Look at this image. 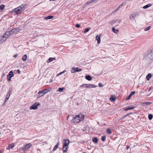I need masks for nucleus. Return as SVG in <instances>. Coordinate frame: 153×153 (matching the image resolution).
Returning <instances> with one entry per match:
<instances>
[{
    "instance_id": "1",
    "label": "nucleus",
    "mask_w": 153,
    "mask_h": 153,
    "mask_svg": "<svg viewBox=\"0 0 153 153\" xmlns=\"http://www.w3.org/2000/svg\"><path fill=\"white\" fill-rule=\"evenodd\" d=\"M84 114H79L73 118L72 122L75 123H77L82 121L84 119Z\"/></svg>"
},
{
    "instance_id": "2",
    "label": "nucleus",
    "mask_w": 153,
    "mask_h": 153,
    "mask_svg": "<svg viewBox=\"0 0 153 153\" xmlns=\"http://www.w3.org/2000/svg\"><path fill=\"white\" fill-rule=\"evenodd\" d=\"M25 5L22 4L14 9V11L17 13H20L25 9Z\"/></svg>"
},
{
    "instance_id": "3",
    "label": "nucleus",
    "mask_w": 153,
    "mask_h": 153,
    "mask_svg": "<svg viewBox=\"0 0 153 153\" xmlns=\"http://www.w3.org/2000/svg\"><path fill=\"white\" fill-rule=\"evenodd\" d=\"M50 90L49 89H45L43 90H42L39 91L38 93L37 94V97L38 98L40 97L46 93H47Z\"/></svg>"
},
{
    "instance_id": "4",
    "label": "nucleus",
    "mask_w": 153,
    "mask_h": 153,
    "mask_svg": "<svg viewBox=\"0 0 153 153\" xmlns=\"http://www.w3.org/2000/svg\"><path fill=\"white\" fill-rule=\"evenodd\" d=\"M20 30V29L18 28H14L11 30L9 31L10 35H13L15 33H17Z\"/></svg>"
},
{
    "instance_id": "5",
    "label": "nucleus",
    "mask_w": 153,
    "mask_h": 153,
    "mask_svg": "<svg viewBox=\"0 0 153 153\" xmlns=\"http://www.w3.org/2000/svg\"><path fill=\"white\" fill-rule=\"evenodd\" d=\"M145 58L147 59H150L151 60H153V52L152 51H151L149 53Z\"/></svg>"
},
{
    "instance_id": "6",
    "label": "nucleus",
    "mask_w": 153,
    "mask_h": 153,
    "mask_svg": "<svg viewBox=\"0 0 153 153\" xmlns=\"http://www.w3.org/2000/svg\"><path fill=\"white\" fill-rule=\"evenodd\" d=\"M97 87L96 85L90 84H82L80 86V87H85L87 88H95Z\"/></svg>"
},
{
    "instance_id": "7",
    "label": "nucleus",
    "mask_w": 153,
    "mask_h": 153,
    "mask_svg": "<svg viewBox=\"0 0 153 153\" xmlns=\"http://www.w3.org/2000/svg\"><path fill=\"white\" fill-rule=\"evenodd\" d=\"M39 105V103L36 102L30 107V109L36 110L37 109L38 106Z\"/></svg>"
},
{
    "instance_id": "8",
    "label": "nucleus",
    "mask_w": 153,
    "mask_h": 153,
    "mask_svg": "<svg viewBox=\"0 0 153 153\" xmlns=\"http://www.w3.org/2000/svg\"><path fill=\"white\" fill-rule=\"evenodd\" d=\"M69 144V140H65L63 142V148L65 147H68Z\"/></svg>"
},
{
    "instance_id": "9",
    "label": "nucleus",
    "mask_w": 153,
    "mask_h": 153,
    "mask_svg": "<svg viewBox=\"0 0 153 153\" xmlns=\"http://www.w3.org/2000/svg\"><path fill=\"white\" fill-rule=\"evenodd\" d=\"M10 36V35L9 32V31L6 32L5 34H4V35L3 36H4V40H6Z\"/></svg>"
},
{
    "instance_id": "10",
    "label": "nucleus",
    "mask_w": 153,
    "mask_h": 153,
    "mask_svg": "<svg viewBox=\"0 0 153 153\" xmlns=\"http://www.w3.org/2000/svg\"><path fill=\"white\" fill-rule=\"evenodd\" d=\"M137 15V14L136 13L134 14H131L130 15V19L131 20H133L135 18Z\"/></svg>"
},
{
    "instance_id": "11",
    "label": "nucleus",
    "mask_w": 153,
    "mask_h": 153,
    "mask_svg": "<svg viewBox=\"0 0 153 153\" xmlns=\"http://www.w3.org/2000/svg\"><path fill=\"white\" fill-rule=\"evenodd\" d=\"M135 93V92L134 91H132V92H131L130 94L128 95V96L126 98V100H129L130 99L131 96L133 95H134Z\"/></svg>"
},
{
    "instance_id": "12",
    "label": "nucleus",
    "mask_w": 153,
    "mask_h": 153,
    "mask_svg": "<svg viewBox=\"0 0 153 153\" xmlns=\"http://www.w3.org/2000/svg\"><path fill=\"white\" fill-rule=\"evenodd\" d=\"M152 103V102H143L142 105L144 106H147L148 105H150Z\"/></svg>"
},
{
    "instance_id": "13",
    "label": "nucleus",
    "mask_w": 153,
    "mask_h": 153,
    "mask_svg": "<svg viewBox=\"0 0 153 153\" xmlns=\"http://www.w3.org/2000/svg\"><path fill=\"white\" fill-rule=\"evenodd\" d=\"M96 38L97 41V43L98 44H99L100 43L101 41L100 35L99 36H98V35L97 36Z\"/></svg>"
},
{
    "instance_id": "14",
    "label": "nucleus",
    "mask_w": 153,
    "mask_h": 153,
    "mask_svg": "<svg viewBox=\"0 0 153 153\" xmlns=\"http://www.w3.org/2000/svg\"><path fill=\"white\" fill-rule=\"evenodd\" d=\"M124 2L123 3L121 4H120L116 9L114 11V12H116L122 6H124Z\"/></svg>"
},
{
    "instance_id": "15",
    "label": "nucleus",
    "mask_w": 153,
    "mask_h": 153,
    "mask_svg": "<svg viewBox=\"0 0 153 153\" xmlns=\"http://www.w3.org/2000/svg\"><path fill=\"white\" fill-rule=\"evenodd\" d=\"M13 72L12 71H10L8 75L7 76V77H12L13 76Z\"/></svg>"
},
{
    "instance_id": "16",
    "label": "nucleus",
    "mask_w": 153,
    "mask_h": 153,
    "mask_svg": "<svg viewBox=\"0 0 153 153\" xmlns=\"http://www.w3.org/2000/svg\"><path fill=\"white\" fill-rule=\"evenodd\" d=\"M134 108V107H125L124 108V110L125 111H127L129 110L132 109Z\"/></svg>"
},
{
    "instance_id": "17",
    "label": "nucleus",
    "mask_w": 153,
    "mask_h": 153,
    "mask_svg": "<svg viewBox=\"0 0 153 153\" xmlns=\"http://www.w3.org/2000/svg\"><path fill=\"white\" fill-rule=\"evenodd\" d=\"M85 78L88 81H90L92 79L91 76L89 75H86L85 76Z\"/></svg>"
},
{
    "instance_id": "18",
    "label": "nucleus",
    "mask_w": 153,
    "mask_h": 153,
    "mask_svg": "<svg viewBox=\"0 0 153 153\" xmlns=\"http://www.w3.org/2000/svg\"><path fill=\"white\" fill-rule=\"evenodd\" d=\"M53 17V16H49L47 17H46L44 18V19H52Z\"/></svg>"
},
{
    "instance_id": "19",
    "label": "nucleus",
    "mask_w": 153,
    "mask_h": 153,
    "mask_svg": "<svg viewBox=\"0 0 153 153\" xmlns=\"http://www.w3.org/2000/svg\"><path fill=\"white\" fill-rule=\"evenodd\" d=\"M92 141L94 143H97L98 142V140L96 137H94L92 139Z\"/></svg>"
},
{
    "instance_id": "20",
    "label": "nucleus",
    "mask_w": 153,
    "mask_h": 153,
    "mask_svg": "<svg viewBox=\"0 0 153 153\" xmlns=\"http://www.w3.org/2000/svg\"><path fill=\"white\" fill-rule=\"evenodd\" d=\"M112 30L116 33H118L119 32V30L118 29H115V27H114L112 28Z\"/></svg>"
},
{
    "instance_id": "21",
    "label": "nucleus",
    "mask_w": 153,
    "mask_h": 153,
    "mask_svg": "<svg viewBox=\"0 0 153 153\" xmlns=\"http://www.w3.org/2000/svg\"><path fill=\"white\" fill-rule=\"evenodd\" d=\"M152 76V75L151 74H148L146 76V79L147 80H149Z\"/></svg>"
},
{
    "instance_id": "22",
    "label": "nucleus",
    "mask_w": 153,
    "mask_h": 153,
    "mask_svg": "<svg viewBox=\"0 0 153 153\" xmlns=\"http://www.w3.org/2000/svg\"><path fill=\"white\" fill-rule=\"evenodd\" d=\"M14 144L13 143H12V144H10L9 145V146L7 148V149H9L10 148L12 149L14 147Z\"/></svg>"
},
{
    "instance_id": "23",
    "label": "nucleus",
    "mask_w": 153,
    "mask_h": 153,
    "mask_svg": "<svg viewBox=\"0 0 153 153\" xmlns=\"http://www.w3.org/2000/svg\"><path fill=\"white\" fill-rule=\"evenodd\" d=\"M29 144H27L26 145L24 146L23 147V149L24 150H26L28 148V147H29Z\"/></svg>"
},
{
    "instance_id": "24",
    "label": "nucleus",
    "mask_w": 153,
    "mask_h": 153,
    "mask_svg": "<svg viewBox=\"0 0 153 153\" xmlns=\"http://www.w3.org/2000/svg\"><path fill=\"white\" fill-rule=\"evenodd\" d=\"M4 36H0V43H2L4 42L6 40H4Z\"/></svg>"
},
{
    "instance_id": "25",
    "label": "nucleus",
    "mask_w": 153,
    "mask_h": 153,
    "mask_svg": "<svg viewBox=\"0 0 153 153\" xmlns=\"http://www.w3.org/2000/svg\"><path fill=\"white\" fill-rule=\"evenodd\" d=\"M152 5V4H149L146 5L144 6L143 7V8L144 9H146L149 7H150Z\"/></svg>"
},
{
    "instance_id": "26",
    "label": "nucleus",
    "mask_w": 153,
    "mask_h": 153,
    "mask_svg": "<svg viewBox=\"0 0 153 153\" xmlns=\"http://www.w3.org/2000/svg\"><path fill=\"white\" fill-rule=\"evenodd\" d=\"M21 114H18L16 116L15 120H17L18 119L21 118Z\"/></svg>"
},
{
    "instance_id": "27",
    "label": "nucleus",
    "mask_w": 153,
    "mask_h": 153,
    "mask_svg": "<svg viewBox=\"0 0 153 153\" xmlns=\"http://www.w3.org/2000/svg\"><path fill=\"white\" fill-rule=\"evenodd\" d=\"M59 142H58V143L54 146L53 149V151H54L57 149L58 147V146L59 145Z\"/></svg>"
},
{
    "instance_id": "28",
    "label": "nucleus",
    "mask_w": 153,
    "mask_h": 153,
    "mask_svg": "<svg viewBox=\"0 0 153 153\" xmlns=\"http://www.w3.org/2000/svg\"><path fill=\"white\" fill-rule=\"evenodd\" d=\"M27 59V55L26 54L24 55L22 57V60L24 61H25Z\"/></svg>"
},
{
    "instance_id": "29",
    "label": "nucleus",
    "mask_w": 153,
    "mask_h": 153,
    "mask_svg": "<svg viewBox=\"0 0 153 153\" xmlns=\"http://www.w3.org/2000/svg\"><path fill=\"white\" fill-rule=\"evenodd\" d=\"M115 98L112 96L110 98V100L112 102H114L115 101Z\"/></svg>"
},
{
    "instance_id": "30",
    "label": "nucleus",
    "mask_w": 153,
    "mask_h": 153,
    "mask_svg": "<svg viewBox=\"0 0 153 153\" xmlns=\"http://www.w3.org/2000/svg\"><path fill=\"white\" fill-rule=\"evenodd\" d=\"M107 133L109 134H111L112 133V131L109 128H108L106 130Z\"/></svg>"
},
{
    "instance_id": "31",
    "label": "nucleus",
    "mask_w": 153,
    "mask_h": 153,
    "mask_svg": "<svg viewBox=\"0 0 153 153\" xmlns=\"http://www.w3.org/2000/svg\"><path fill=\"white\" fill-rule=\"evenodd\" d=\"M68 147H65L63 149V147H62L63 151L64 152H66L68 151Z\"/></svg>"
},
{
    "instance_id": "32",
    "label": "nucleus",
    "mask_w": 153,
    "mask_h": 153,
    "mask_svg": "<svg viewBox=\"0 0 153 153\" xmlns=\"http://www.w3.org/2000/svg\"><path fill=\"white\" fill-rule=\"evenodd\" d=\"M9 91L10 92H8L7 94V96H6V97H8V98H9V97H10V93L12 91V90H11V89H10L9 90Z\"/></svg>"
},
{
    "instance_id": "33",
    "label": "nucleus",
    "mask_w": 153,
    "mask_h": 153,
    "mask_svg": "<svg viewBox=\"0 0 153 153\" xmlns=\"http://www.w3.org/2000/svg\"><path fill=\"white\" fill-rule=\"evenodd\" d=\"M71 72L72 73L76 72V68L75 67H73L71 70Z\"/></svg>"
},
{
    "instance_id": "34",
    "label": "nucleus",
    "mask_w": 153,
    "mask_h": 153,
    "mask_svg": "<svg viewBox=\"0 0 153 153\" xmlns=\"http://www.w3.org/2000/svg\"><path fill=\"white\" fill-rule=\"evenodd\" d=\"M91 28L89 27L86 28L84 32V33H86L88 32L89 30H90Z\"/></svg>"
},
{
    "instance_id": "35",
    "label": "nucleus",
    "mask_w": 153,
    "mask_h": 153,
    "mask_svg": "<svg viewBox=\"0 0 153 153\" xmlns=\"http://www.w3.org/2000/svg\"><path fill=\"white\" fill-rule=\"evenodd\" d=\"M153 115L152 114H150L148 115V118L150 120H151L153 118Z\"/></svg>"
},
{
    "instance_id": "36",
    "label": "nucleus",
    "mask_w": 153,
    "mask_h": 153,
    "mask_svg": "<svg viewBox=\"0 0 153 153\" xmlns=\"http://www.w3.org/2000/svg\"><path fill=\"white\" fill-rule=\"evenodd\" d=\"M82 71V70L81 69L79 68L78 67H77L76 68V72H80Z\"/></svg>"
},
{
    "instance_id": "37",
    "label": "nucleus",
    "mask_w": 153,
    "mask_h": 153,
    "mask_svg": "<svg viewBox=\"0 0 153 153\" xmlns=\"http://www.w3.org/2000/svg\"><path fill=\"white\" fill-rule=\"evenodd\" d=\"M55 59V58H53L51 57H50L49 58L48 60L49 61V62H51L53 61L54 59Z\"/></svg>"
},
{
    "instance_id": "38",
    "label": "nucleus",
    "mask_w": 153,
    "mask_h": 153,
    "mask_svg": "<svg viewBox=\"0 0 153 153\" xmlns=\"http://www.w3.org/2000/svg\"><path fill=\"white\" fill-rule=\"evenodd\" d=\"M65 88H58V91L60 92H62Z\"/></svg>"
},
{
    "instance_id": "39",
    "label": "nucleus",
    "mask_w": 153,
    "mask_h": 153,
    "mask_svg": "<svg viewBox=\"0 0 153 153\" xmlns=\"http://www.w3.org/2000/svg\"><path fill=\"white\" fill-rule=\"evenodd\" d=\"M91 2L90 1V0L89 1H87L86 3V4L84 5L85 6L84 7H83V8L86 6L85 5H88L90 4H91Z\"/></svg>"
},
{
    "instance_id": "40",
    "label": "nucleus",
    "mask_w": 153,
    "mask_h": 153,
    "mask_svg": "<svg viewBox=\"0 0 153 153\" xmlns=\"http://www.w3.org/2000/svg\"><path fill=\"white\" fill-rule=\"evenodd\" d=\"M106 137L105 136H104L102 137V140L103 141H104L106 139Z\"/></svg>"
},
{
    "instance_id": "41",
    "label": "nucleus",
    "mask_w": 153,
    "mask_h": 153,
    "mask_svg": "<svg viewBox=\"0 0 153 153\" xmlns=\"http://www.w3.org/2000/svg\"><path fill=\"white\" fill-rule=\"evenodd\" d=\"M4 7V5L3 4H2L0 6V9H1V10H3Z\"/></svg>"
},
{
    "instance_id": "42",
    "label": "nucleus",
    "mask_w": 153,
    "mask_h": 153,
    "mask_svg": "<svg viewBox=\"0 0 153 153\" xmlns=\"http://www.w3.org/2000/svg\"><path fill=\"white\" fill-rule=\"evenodd\" d=\"M150 28H151V26H149V27L146 28L144 29V30L146 31H147L149 30L150 29Z\"/></svg>"
},
{
    "instance_id": "43",
    "label": "nucleus",
    "mask_w": 153,
    "mask_h": 153,
    "mask_svg": "<svg viewBox=\"0 0 153 153\" xmlns=\"http://www.w3.org/2000/svg\"><path fill=\"white\" fill-rule=\"evenodd\" d=\"M76 27L77 28H79L80 27V25L79 24H77L76 25Z\"/></svg>"
},
{
    "instance_id": "44",
    "label": "nucleus",
    "mask_w": 153,
    "mask_h": 153,
    "mask_svg": "<svg viewBox=\"0 0 153 153\" xmlns=\"http://www.w3.org/2000/svg\"><path fill=\"white\" fill-rule=\"evenodd\" d=\"M99 85L100 87H102L104 86V85H102V84L101 83H99Z\"/></svg>"
},
{
    "instance_id": "45",
    "label": "nucleus",
    "mask_w": 153,
    "mask_h": 153,
    "mask_svg": "<svg viewBox=\"0 0 153 153\" xmlns=\"http://www.w3.org/2000/svg\"><path fill=\"white\" fill-rule=\"evenodd\" d=\"M132 112H130V113H128L126 114V116H128V115H130V114H132Z\"/></svg>"
},
{
    "instance_id": "46",
    "label": "nucleus",
    "mask_w": 153,
    "mask_h": 153,
    "mask_svg": "<svg viewBox=\"0 0 153 153\" xmlns=\"http://www.w3.org/2000/svg\"><path fill=\"white\" fill-rule=\"evenodd\" d=\"M11 77H7V79L9 81L11 80Z\"/></svg>"
},
{
    "instance_id": "47",
    "label": "nucleus",
    "mask_w": 153,
    "mask_h": 153,
    "mask_svg": "<svg viewBox=\"0 0 153 153\" xmlns=\"http://www.w3.org/2000/svg\"><path fill=\"white\" fill-rule=\"evenodd\" d=\"M8 99H9V98H8V97H6V98L5 100V102H6L7 101Z\"/></svg>"
},
{
    "instance_id": "48",
    "label": "nucleus",
    "mask_w": 153,
    "mask_h": 153,
    "mask_svg": "<svg viewBox=\"0 0 153 153\" xmlns=\"http://www.w3.org/2000/svg\"><path fill=\"white\" fill-rule=\"evenodd\" d=\"M17 72L19 74H20L21 73V72L19 70H17Z\"/></svg>"
},
{
    "instance_id": "49",
    "label": "nucleus",
    "mask_w": 153,
    "mask_h": 153,
    "mask_svg": "<svg viewBox=\"0 0 153 153\" xmlns=\"http://www.w3.org/2000/svg\"><path fill=\"white\" fill-rule=\"evenodd\" d=\"M17 56H18V55L16 54V55H14L13 56V57H15V58H16V57H17Z\"/></svg>"
},
{
    "instance_id": "50",
    "label": "nucleus",
    "mask_w": 153,
    "mask_h": 153,
    "mask_svg": "<svg viewBox=\"0 0 153 153\" xmlns=\"http://www.w3.org/2000/svg\"><path fill=\"white\" fill-rule=\"evenodd\" d=\"M94 2L95 1L96 2L98 1V0H92Z\"/></svg>"
},
{
    "instance_id": "51",
    "label": "nucleus",
    "mask_w": 153,
    "mask_h": 153,
    "mask_svg": "<svg viewBox=\"0 0 153 153\" xmlns=\"http://www.w3.org/2000/svg\"><path fill=\"white\" fill-rule=\"evenodd\" d=\"M62 74V72H61L60 73H59V74H58L57 75L58 76L59 75Z\"/></svg>"
},
{
    "instance_id": "52",
    "label": "nucleus",
    "mask_w": 153,
    "mask_h": 153,
    "mask_svg": "<svg viewBox=\"0 0 153 153\" xmlns=\"http://www.w3.org/2000/svg\"><path fill=\"white\" fill-rule=\"evenodd\" d=\"M53 80L52 79H51V80L49 82L50 83L52 82H53Z\"/></svg>"
},
{
    "instance_id": "53",
    "label": "nucleus",
    "mask_w": 153,
    "mask_h": 153,
    "mask_svg": "<svg viewBox=\"0 0 153 153\" xmlns=\"http://www.w3.org/2000/svg\"><path fill=\"white\" fill-rule=\"evenodd\" d=\"M32 146V144L31 143H29V148Z\"/></svg>"
},
{
    "instance_id": "54",
    "label": "nucleus",
    "mask_w": 153,
    "mask_h": 153,
    "mask_svg": "<svg viewBox=\"0 0 153 153\" xmlns=\"http://www.w3.org/2000/svg\"><path fill=\"white\" fill-rule=\"evenodd\" d=\"M65 71H65V70H64V71H62V74H63V73H65Z\"/></svg>"
},
{
    "instance_id": "55",
    "label": "nucleus",
    "mask_w": 153,
    "mask_h": 153,
    "mask_svg": "<svg viewBox=\"0 0 153 153\" xmlns=\"http://www.w3.org/2000/svg\"><path fill=\"white\" fill-rule=\"evenodd\" d=\"M90 0V1L91 2V3H92V2H93V1L92 0Z\"/></svg>"
},
{
    "instance_id": "56",
    "label": "nucleus",
    "mask_w": 153,
    "mask_h": 153,
    "mask_svg": "<svg viewBox=\"0 0 153 153\" xmlns=\"http://www.w3.org/2000/svg\"><path fill=\"white\" fill-rule=\"evenodd\" d=\"M129 147L128 146H127V149H128V148H129Z\"/></svg>"
},
{
    "instance_id": "57",
    "label": "nucleus",
    "mask_w": 153,
    "mask_h": 153,
    "mask_svg": "<svg viewBox=\"0 0 153 153\" xmlns=\"http://www.w3.org/2000/svg\"><path fill=\"white\" fill-rule=\"evenodd\" d=\"M55 0H50V1H55Z\"/></svg>"
},
{
    "instance_id": "58",
    "label": "nucleus",
    "mask_w": 153,
    "mask_h": 153,
    "mask_svg": "<svg viewBox=\"0 0 153 153\" xmlns=\"http://www.w3.org/2000/svg\"><path fill=\"white\" fill-rule=\"evenodd\" d=\"M86 153L85 152H84V153Z\"/></svg>"
},
{
    "instance_id": "59",
    "label": "nucleus",
    "mask_w": 153,
    "mask_h": 153,
    "mask_svg": "<svg viewBox=\"0 0 153 153\" xmlns=\"http://www.w3.org/2000/svg\"><path fill=\"white\" fill-rule=\"evenodd\" d=\"M49 89V90H50L49 89ZM51 88H50V90H51Z\"/></svg>"
},
{
    "instance_id": "60",
    "label": "nucleus",
    "mask_w": 153,
    "mask_h": 153,
    "mask_svg": "<svg viewBox=\"0 0 153 153\" xmlns=\"http://www.w3.org/2000/svg\"><path fill=\"white\" fill-rule=\"evenodd\" d=\"M0 153H1V152L0 151Z\"/></svg>"
}]
</instances>
